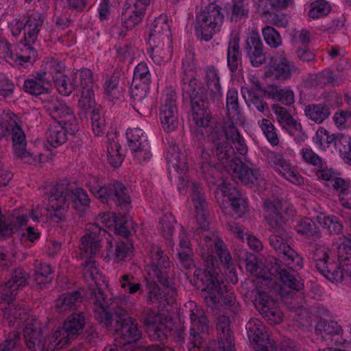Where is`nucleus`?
Wrapping results in <instances>:
<instances>
[{"instance_id": "obj_1", "label": "nucleus", "mask_w": 351, "mask_h": 351, "mask_svg": "<svg viewBox=\"0 0 351 351\" xmlns=\"http://www.w3.org/2000/svg\"><path fill=\"white\" fill-rule=\"evenodd\" d=\"M263 209L266 213L268 229L272 232L269 241L274 250L282 254L285 263L292 268L298 267L303 263L302 257L287 243L288 233L286 230V215L293 214V209L285 202L278 198L267 199Z\"/></svg>"}, {"instance_id": "obj_2", "label": "nucleus", "mask_w": 351, "mask_h": 351, "mask_svg": "<svg viewBox=\"0 0 351 351\" xmlns=\"http://www.w3.org/2000/svg\"><path fill=\"white\" fill-rule=\"evenodd\" d=\"M90 298L94 305V317L103 326L108 327L111 325L112 313L117 317L115 332L123 339L125 344L135 342L141 338V333L137 324L134 319L126 315L122 304L119 306L118 298L112 301L111 298H107L101 287L92 291Z\"/></svg>"}, {"instance_id": "obj_3", "label": "nucleus", "mask_w": 351, "mask_h": 351, "mask_svg": "<svg viewBox=\"0 0 351 351\" xmlns=\"http://www.w3.org/2000/svg\"><path fill=\"white\" fill-rule=\"evenodd\" d=\"M149 252L151 263L147 265L145 276L149 289L147 301L169 303V298L173 299L176 295L175 289L170 286L169 257L158 245H152Z\"/></svg>"}, {"instance_id": "obj_4", "label": "nucleus", "mask_w": 351, "mask_h": 351, "mask_svg": "<svg viewBox=\"0 0 351 351\" xmlns=\"http://www.w3.org/2000/svg\"><path fill=\"white\" fill-rule=\"evenodd\" d=\"M88 232L81 238L80 254L81 257L86 258L83 263V276L88 283L92 296V291L100 287L101 282H104L102 275L93 260L101 249L103 238L107 234L106 230L98 224L90 225Z\"/></svg>"}, {"instance_id": "obj_5", "label": "nucleus", "mask_w": 351, "mask_h": 351, "mask_svg": "<svg viewBox=\"0 0 351 351\" xmlns=\"http://www.w3.org/2000/svg\"><path fill=\"white\" fill-rule=\"evenodd\" d=\"M29 275L23 268L15 269L1 287V300L8 304L1 316L4 325L18 326L27 318L25 310L19 304L11 303L17 292L27 285Z\"/></svg>"}, {"instance_id": "obj_6", "label": "nucleus", "mask_w": 351, "mask_h": 351, "mask_svg": "<svg viewBox=\"0 0 351 351\" xmlns=\"http://www.w3.org/2000/svg\"><path fill=\"white\" fill-rule=\"evenodd\" d=\"M214 254L219 257L221 264L229 271L230 274L234 276L235 269L232 263V258L223 241L215 233L206 234L203 238L202 258L206 266V274L204 282L207 283V289H215L217 280L215 278V265L217 266V261Z\"/></svg>"}, {"instance_id": "obj_7", "label": "nucleus", "mask_w": 351, "mask_h": 351, "mask_svg": "<svg viewBox=\"0 0 351 351\" xmlns=\"http://www.w3.org/2000/svg\"><path fill=\"white\" fill-rule=\"evenodd\" d=\"M71 199L75 210L84 212L90 204V199L85 190L77 188L72 191H63L62 189L53 186L49 197L47 208V218L54 223H59L65 219Z\"/></svg>"}, {"instance_id": "obj_8", "label": "nucleus", "mask_w": 351, "mask_h": 351, "mask_svg": "<svg viewBox=\"0 0 351 351\" xmlns=\"http://www.w3.org/2000/svg\"><path fill=\"white\" fill-rule=\"evenodd\" d=\"M86 186L103 204H114L119 210L125 213L129 211L131 207V198L128 188L122 182L114 180L104 184L97 177L91 176L86 182Z\"/></svg>"}, {"instance_id": "obj_9", "label": "nucleus", "mask_w": 351, "mask_h": 351, "mask_svg": "<svg viewBox=\"0 0 351 351\" xmlns=\"http://www.w3.org/2000/svg\"><path fill=\"white\" fill-rule=\"evenodd\" d=\"M313 260L319 272L332 282L343 280L351 282V260L346 258L343 263L335 261L328 254V250L317 247L313 253Z\"/></svg>"}, {"instance_id": "obj_10", "label": "nucleus", "mask_w": 351, "mask_h": 351, "mask_svg": "<svg viewBox=\"0 0 351 351\" xmlns=\"http://www.w3.org/2000/svg\"><path fill=\"white\" fill-rule=\"evenodd\" d=\"M186 91L190 98L191 121L197 128L208 127L211 114L208 109V99L205 88L193 78L190 80Z\"/></svg>"}, {"instance_id": "obj_11", "label": "nucleus", "mask_w": 351, "mask_h": 351, "mask_svg": "<svg viewBox=\"0 0 351 351\" xmlns=\"http://www.w3.org/2000/svg\"><path fill=\"white\" fill-rule=\"evenodd\" d=\"M223 19L221 8L213 3L210 4L196 16L194 28L197 37L205 41L211 40L213 34L219 31Z\"/></svg>"}, {"instance_id": "obj_12", "label": "nucleus", "mask_w": 351, "mask_h": 351, "mask_svg": "<svg viewBox=\"0 0 351 351\" xmlns=\"http://www.w3.org/2000/svg\"><path fill=\"white\" fill-rule=\"evenodd\" d=\"M267 267L270 271L271 278H279L283 285L291 290L300 291L303 289L304 284L299 277L297 270L302 267V263L298 267L292 268L290 265L281 262L274 256H269Z\"/></svg>"}, {"instance_id": "obj_13", "label": "nucleus", "mask_w": 351, "mask_h": 351, "mask_svg": "<svg viewBox=\"0 0 351 351\" xmlns=\"http://www.w3.org/2000/svg\"><path fill=\"white\" fill-rule=\"evenodd\" d=\"M299 73V68L293 62L289 61L285 51H281L271 58L265 75L267 77L284 82Z\"/></svg>"}, {"instance_id": "obj_14", "label": "nucleus", "mask_w": 351, "mask_h": 351, "mask_svg": "<svg viewBox=\"0 0 351 351\" xmlns=\"http://www.w3.org/2000/svg\"><path fill=\"white\" fill-rule=\"evenodd\" d=\"M45 108L54 119L53 123L64 125L71 130V134H74L78 130L73 111L64 101L53 99L45 104Z\"/></svg>"}, {"instance_id": "obj_15", "label": "nucleus", "mask_w": 351, "mask_h": 351, "mask_svg": "<svg viewBox=\"0 0 351 351\" xmlns=\"http://www.w3.org/2000/svg\"><path fill=\"white\" fill-rule=\"evenodd\" d=\"M186 307L189 308L191 319L189 339L194 348H199L202 344V337L200 335L208 332V321L204 310L196 303L190 301L186 305Z\"/></svg>"}, {"instance_id": "obj_16", "label": "nucleus", "mask_w": 351, "mask_h": 351, "mask_svg": "<svg viewBox=\"0 0 351 351\" xmlns=\"http://www.w3.org/2000/svg\"><path fill=\"white\" fill-rule=\"evenodd\" d=\"M176 95L169 90L163 95L159 110V117L162 128L167 132L173 131L178 126V115Z\"/></svg>"}, {"instance_id": "obj_17", "label": "nucleus", "mask_w": 351, "mask_h": 351, "mask_svg": "<svg viewBox=\"0 0 351 351\" xmlns=\"http://www.w3.org/2000/svg\"><path fill=\"white\" fill-rule=\"evenodd\" d=\"M234 255L237 257L239 262L245 265L247 271L254 275L256 278L263 279L267 284H269V282L271 281L270 271L267 267L269 257L265 259L264 263H258L256 256L249 253L243 247L235 249Z\"/></svg>"}, {"instance_id": "obj_18", "label": "nucleus", "mask_w": 351, "mask_h": 351, "mask_svg": "<svg viewBox=\"0 0 351 351\" xmlns=\"http://www.w3.org/2000/svg\"><path fill=\"white\" fill-rule=\"evenodd\" d=\"M268 164L287 180L295 184L303 183V178L299 175L297 170L291 165L282 154L274 152L267 154Z\"/></svg>"}, {"instance_id": "obj_19", "label": "nucleus", "mask_w": 351, "mask_h": 351, "mask_svg": "<svg viewBox=\"0 0 351 351\" xmlns=\"http://www.w3.org/2000/svg\"><path fill=\"white\" fill-rule=\"evenodd\" d=\"M191 201L195 210V217L199 228L206 230L209 226L208 220L207 202L203 189L195 182H192L190 185Z\"/></svg>"}, {"instance_id": "obj_20", "label": "nucleus", "mask_w": 351, "mask_h": 351, "mask_svg": "<svg viewBox=\"0 0 351 351\" xmlns=\"http://www.w3.org/2000/svg\"><path fill=\"white\" fill-rule=\"evenodd\" d=\"M143 324L147 333L154 341H162L167 338L171 332L170 328L167 326L161 315L155 313L150 309L146 311Z\"/></svg>"}, {"instance_id": "obj_21", "label": "nucleus", "mask_w": 351, "mask_h": 351, "mask_svg": "<svg viewBox=\"0 0 351 351\" xmlns=\"http://www.w3.org/2000/svg\"><path fill=\"white\" fill-rule=\"evenodd\" d=\"M255 306L260 314L270 324H280L282 320V313L276 302L267 293H261L256 298Z\"/></svg>"}, {"instance_id": "obj_22", "label": "nucleus", "mask_w": 351, "mask_h": 351, "mask_svg": "<svg viewBox=\"0 0 351 351\" xmlns=\"http://www.w3.org/2000/svg\"><path fill=\"white\" fill-rule=\"evenodd\" d=\"M11 136L14 154L24 162L35 165L40 162L42 155H34L27 151L26 136L22 128H15V130L8 133Z\"/></svg>"}, {"instance_id": "obj_23", "label": "nucleus", "mask_w": 351, "mask_h": 351, "mask_svg": "<svg viewBox=\"0 0 351 351\" xmlns=\"http://www.w3.org/2000/svg\"><path fill=\"white\" fill-rule=\"evenodd\" d=\"M230 318L226 315L217 317V330L219 341L208 351H234V339L230 329Z\"/></svg>"}, {"instance_id": "obj_24", "label": "nucleus", "mask_w": 351, "mask_h": 351, "mask_svg": "<svg viewBox=\"0 0 351 351\" xmlns=\"http://www.w3.org/2000/svg\"><path fill=\"white\" fill-rule=\"evenodd\" d=\"M125 213L123 212V215L119 213V215L116 213H102L99 215V219L97 220H101L108 226L113 224L116 232L127 239L134 231V226L132 220Z\"/></svg>"}, {"instance_id": "obj_25", "label": "nucleus", "mask_w": 351, "mask_h": 351, "mask_svg": "<svg viewBox=\"0 0 351 351\" xmlns=\"http://www.w3.org/2000/svg\"><path fill=\"white\" fill-rule=\"evenodd\" d=\"M245 49L252 66H258L265 62L263 45L256 31L253 30L250 33L245 41Z\"/></svg>"}, {"instance_id": "obj_26", "label": "nucleus", "mask_w": 351, "mask_h": 351, "mask_svg": "<svg viewBox=\"0 0 351 351\" xmlns=\"http://www.w3.org/2000/svg\"><path fill=\"white\" fill-rule=\"evenodd\" d=\"M170 36L168 17L166 15H160L152 23L148 43H171Z\"/></svg>"}, {"instance_id": "obj_27", "label": "nucleus", "mask_w": 351, "mask_h": 351, "mask_svg": "<svg viewBox=\"0 0 351 351\" xmlns=\"http://www.w3.org/2000/svg\"><path fill=\"white\" fill-rule=\"evenodd\" d=\"M146 8L141 7L135 3H126L121 14L122 26L126 29H132L139 24L144 16Z\"/></svg>"}, {"instance_id": "obj_28", "label": "nucleus", "mask_w": 351, "mask_h": 351, "mask_svg": "<svg viewBox=\"0 0 351 351\" xmlns=\"http://www.w3.org/2000/svg\"><path fill=\"white\" fill-rule=\"evenodd\" d=\"M218 267L215 265V278L217 280V286L215 289L210 290L207 289V283L204 282V279L206 276H207L206 272V266L205 265V269L202 271L201 269H196L194 272V276L196 278L197 280H199L202 285H204V287L202 288V293L204 296V300L206 303V304L210 307H213L216 305L218 298L217 297V293H219V290L221 289V282H222V276L219 274L218 272Z\"/></svg>"}, {"instance_id": "obj_29", "label": "nucleus", "mask_w": 351, "mask_h": 351, "mask_svg": "<svg viewBox=\"0 0 351 351\" xmlns=\"http://www.w3.org/2000/svg\"><path fill=\"white\" fill-rule=\"evenodd\" d=\"M234 121H237L228 119V120L224 123L223 132L225 136H222L225 138V141L234 145L236 150L240 155L245 156L247 153L248 148L245 139L239 132Z\"/></svg>"}, {"instance_id": "obj_30", "label": "nucleus", "mask_w": 351, "mask_h": 351, "mask_svg": "<svg viewBox=\"0 0 351 351\" xmlns=\"http://www.w3.org/2000/svg\"><path fill=\"white\" fill-rule=\"evenodd\" d=\"M233 176L238 179L245 185L252 186L258 184L261 180V174L258 169L248 167L241 160L234 162L232 166Z\"/></svg>"}, {"instance_id": "obj_31", "label": "nucleus", "mask_w": 351, "mask_h": 351, "mask_svg": "<svg viewBox=\"0 0 351 351\" xmlns=\"http://www.w3.org/2000/svg\"><path fill=\"white\" fill-rule=\"evenodd\" d=\"M226 115L228 119L237 120L241 124L245 121V117L239 101V93L234 88L229 89L226 94Z\"/></svg>"}, {"instance_id": "obj_32", "label": "nucleus", "mask_w": 351, "mask_h": 351, "mask_svg": "<svg viewBox=\"0 0 351 351\" xmlns=\"http://www.w3.org/2000/svg\"><path fill=\"white\" fill-rule=\"evenodd\" d=\"M227 64L232 73H235L242 67V54L240 49L239 38L232 36L228 42L227 49Z\"/></svg>"}, {"instance_id": "obj_33", "label": "nucleus", "mask_w": 351, "mask_h": 351, "mask_svg": "<svg viewBox=\"0 0 351 351\" xmlns=\"http://www.w3.org/2000/svg\"><path fill=\"white\" fill-rule=\"evenodd\" d=\"M204 80L210 98L213 101H219L221 98L223 93L218 71L213 66H209L204 69Z\"/></svg>"}, {"instance_id": "obj_34", "label": "nucleus", "mask_w": 351, "mask_h": 351, "mask_svg": "<svg viewBox=\"0 0 351 351\" xmlns=\"http://www.w3.org/2000/svg\"><path fill=\"white\" fill-rule=\"evenodd\" d=\"M45 16L39 12H34L29 15L24 25V34L25 40L34 43L43 27Z\"/></svg>"}, {"instance_id": "obj_35", "label": "nucleus", "mask_w": 351, "mask_h": 351, "mask_svg": "<svg viewBox=\"0 0 351 351\" xmlns=\"http://www.w3.org/2000/svg\"><path fill=\"white\" fill-rule=\"evenodd\" d=\"M85 326V317L83 313H75L64 321L61 328L62 334L66 335L71 341L82 332Z\"/></svg>"}, {"instance_id": "obj_36", "label": "nucleus", "mask_w": 351, "mask_h": 351, "mask_svg": "<svg viewBox=\"0 0 351 351\" xmlns=\"http://www.w3.org/2000/svg\"><path fill=\"white\" fill-rule=\"evenodd\" d=\"M132 248V243L128 239L114 242L108 240L106 257L119 263L125 258Z\"/></svg>"}, {"instance_id": "obj_37", "label": "nucleus", "mask_w": 351, "mask_h": 351, "mask_svg": "<svg viewBox=\"0 0 351 351\" xmlns=\"http://www.w3.org/2000/svg\"><path fill=\"white\" fill-rule=\"evenodd\" d=\"M179 250L178 255L181 265L186 269L194 267L193 251L186 230L182 228L179 234Z\"/></svg>"}, {"instance_id": "obj_38", "label": "nucleus", "mask_w": 351, "mask_h": 351, "mask_svg": "<svg viewBox=\"0 0 351 351\" xmlns=\"http://www.w3.org/2000/svg\"><path fill=\"white\" fill-rule=\"evenodd\" d=\"M149 48L147 53L152 61L156 64H162L171 60L172 47L171 43H148Z\"/></svg>"}, {"instance_id": "obj_39", "label": "nucleus", "mask_w": 351, "mask_h": 351, "mask_svg": "<svg viewBox=\"0 0 351 351\" xmlns=\"http://www.w3.org/2000/svg\"><path fill=\"white\" fill-rule=\"evenodd\" d=\"M24 339L27 348L31 351H43L45 343L39 327L27 324L23 331Z\"/></svg>"}, {"instance_id": "obj_40", "label": "nucleus", "mask_w": 351, "mask_h": 351, "mask_svg": "<svg viewBox=\"0 0 351 351\" xmlns=\"http://www.w3.org/2000/svg\"><path fill=\"white\" fill-rule=\"evenodd\" d=\"M71 130L59 123H51L46 132V139L53 147H57L66 141L67 133Z\"/></svg>"}, {"instance_id": "obj_41", "label": "nucleus", "mask_w": 351, "mask_h": 351, "mask_svg": "<svg viewBox=\"0 0 351 351\" xmlns=\"http://www.w3.org/2000/svg\"><path fill=\"white\" fill-rule=\"evenodd\" d=\"M261 89V84L258 80L254 82V87H242L241 93L248 106H254L260 112H264L268 109L267 104L264 102L257 94V90Z\"/></svg>"}, {"instance_id": "obj_42", "label": "nucleus", "mask_w": 351, "mask_h": 351, "mask_svg": "<svg viewBox=\"0 0 351 351\" xmlns=\"http://www.w3.org/2000/svg\"><path fill=\"white\" fill-rule=\"evenodd\" d=\"M167 162L169 169H173L178 173H186L188 170L186 159L183 154H181L177 145H170L167 154Z\"/></svg>"}, {"instance_id": "obj_43", "label": "nucleus", "mask_w": 351, "mask_h": 351, "mask_svg": "<svg viewBox=\"0 0 351 351\" xmlns=\"http://www.w3.org/2000/svg\"><path fill=\"white\" fill-rule=\"evenodd\" d=\"M341 326L337 322L329 319L319 320L315 326V332L319 335L323 340H333V337L340 335Z\"/></svg>"}, {"instance_id": "obj_44", "label": "nucleus", "mask_w": 351, "mask_h": 351, "mask_svg": "<svg viewBox=\"0 0 351 351\" xmlns=\"http://www.w3.org/2000/svg\"><path fill=\"white\" fill-rule=\"evenodd\" d=\"M82 298L80 291L64 293L56 300V309L59 313L71 310L82 302Z\"/></svg>"}, {"instance_id": "obj_45", "label": "nucleus", "mask_w": 351, "mask_h": 351, "mask_svg": "<svg viewBox=\"0 0 351 351\" xmlns=\"http://www.w3.org/2000/svg\"><path fill=\"white\" fill-rule=\"evenodd\" d=\"M199 171L203 178L210 182L215 184L217 180L221 178V173L210 161V154L204 149L201 154Z\"/></svg>"}, {"instance_id": "obj_46", "label": "nucleus", "mask_w": 351, "mask_h": 351, "mask_svg": "<svg viewBox=\"0 0 351 351\" xmlns=\"http://www.w3.org/2000/svg\"><path fill=\"white\" fill-rule=\"evenodd\" d=\"M247 336L250 341H264L268 339L265 326L257 319H250L246 325Z\"/></svg>"}, {"instance_id": "obj_47", "label": "nucleus", "mask_w": 351, "mask_h": 351, "mask_svg": "<svg viewBox=\"0 0 351 351\" xmlns=\"http://www.w3.org/2000/svg\"><path fill=\"white\" fill-rule=\"evenodd\" d=\"M213 143L216 155L221 162L225 163L228 160L233 159L234 149L230 142L225 141L223 136L213 140Z\"/></svg>"}, {"instance_id": "obj_48", "label": "nucleus", "mask_w": 351, "mask_h": 351, "mask_svg": "<svg viewBox=\"0 0 351 351\" xmlns=\"http://www.w3.org/2000/svg\"><path fill=\"white\" fill-rule=\"evenodd\" d=\"M71 77L74 80L76 88L83 90H92L93 88V73L88 69H83L73 71Z\"/></svg>"}, {"instance_id": "obj_49", "label": "nucleus", "mask_w": 351, "mask_h": 351, "mask_svg": "<svg viewBox=\"0 0 351 351\" xmlns=\"http://www.w3.org/2000/svg\"><path fill=\"white\" fill-rule=\"evenodd\" d=\"M329 108L322 104H309L304 108V114L311 121L321 123L330 115Z\"/></svg>"}, {"instance_id": "obj_50", "label": "nucleus", "mask_w": 351, "mask_h": 351, "mask_svg": "<svg viewBox=\"0 0 351 351\" xmlns=\"http://www.w3.org/2000/svg\"><path fill=\"white\" fill-rule=\"evenodd\" d=\"M16 119L17 117L13 112H8L2 114L0 121V140L15 130V128H21Z\"/></svg>"}, {"instance_id": "obj_51", "label": "nucleus", "mask_w": 351, "mask_h": 351, "mask_svg": "<svg viewBox=\"0 0 351 351\" xmlns=\"http://www.w3.org/2000/svg\"><path fill=\"white\" fill-rule=\"evenodd\" d=\"M296 230L302 235L313 237V239H318L321 237L319 228L310 218L306 217L298 221Z\"/></svg>"}, {"instance_id": "obj_52", "label": "nucleus", "mask_w": 351, "mask_h": 351, "mask_svg": "<svg viewBox=\"0 0 351 351\" xmlns=\"http://www.w3.org/2000/svg\"><path fill=\"white\" fill-rule=\"evenodd\" d=\"M340 138L341 136L335 137L334 134H330L329 132L324 128H320L317 130L315 136L313 137V142L320 149H326L333 143L336 146H338L340 144L338 140Z\"/></svg>"}, {"instance_id": "obj_53", "label": "nucleus", "mask_w": 351, "mask_h": 351, "mask_svg": "<svg viewBox=\"0 0 351 351\" xmlns=\"http://www.w3.org/2000/svg\"><path fill=\"white\" fill-rule=\"evenodd\" d=\"M53 278V270L48 264H39L34 274V280L40 288L50 284Z\"/></svg>"}, {"instance_id": "obj_54", "label": "nucleus", "mask_w": 351, "mask_h": 351, "mask_svg": "<svg viewBox=\"0 0 351 351\" xmlns=\"http://www.w3.org/2000/svg\"><path fill=\"white\" fill-rule=\"evenodd\" d=\"M119 83V77L114 75L110 77L106 80L104 88L106 95L109 100L119 99L122 96L123 89Z\"/></svg>"}, {"instance_id": "obj_55", "label": "nucleus", "mask_w": 351, "mask_h": 351, "mask_svg": "<svg viewBox=\"0 0 351 351\" xmlns=\"http://www.w3.org/2000/svg\"><path fill=\"white\" fill-rule=\"evenodd\" d=\"M317 221L322 227L326 229L330 234H339L342 231L343 226L336 216L318 217Z\"/></svg>"}, {"instance_id": "obj_56", "label": "nucleus", "mask_w": 351, "mask_h": 351, "mask_svg": "<svg viewBox=\"0 0 351 351\" xmlns=\"http://www.w3.org/2000/svg\"><path fill=\"white\" fill-rule=\"evenodd\" d=\"M128 146L130 149L137 148V146L148 143V138L142 129L138 128H130L126 132Z\"/></svg>"}, {"instance_id": "obj_57", "label": "nucleus", "mask_w": 351, "mask_h": 351, "mask_svg": "<svg viewBox=\"0 0 351 351\" xmlns=\"http://www.w3.org/2000/svg\"><path fill=\"white\" fill-rule=\"evenodd\" d=\"M175 219L171 213L164 215L160 221V230L164 238L167 241V244L171 247L174 245L171 239V236L174 230Z\"/></svg>"}, {"instance_id": "obj_58", "label": "nucleus", "mask_w": 351, "mask_h": 351, "mask_svg": "<svg viewBox=\"0 0 351 351\" xmlns=\"http://www.w3.org/2000/svg\"><path fill=\"white\" fill-rule=\"evenodd\" d=\"M250 10V2L243 0H232L231 19L239 21L247 17Z\"/></svg>"}, {"instance_id": "obj_59", "label": "nucleus", "mask_w": 351, "mask_h": 351, "mask_svg": "<svg viewBox=\"0 0 351 351\" xmlns=\"http://www.w3.org/2000/svg\"><path fill=\"white\" fill-rule=\"evenodd\" d=\"M290 135L295 137L298 142H304L307 136L303 130L302 124L298 122L293 117H291L287 122L281 126Z\"/></svg>"}, {"instance_id": "obj_60", "label": "nucleus", "mask_w": 351, "mask_h": 351, "mask_svg": "<svg viewBox=\"0 0 351 351\" xmlns=\"http://www.w3.org/2000/svg\"><path fill=\"white\" fill-rule=\"evenodd\" d=\"M45 69L47 71L50 79L52 78L53 82L60 79L65 75L64 64L57 60L50 59L45 63Z\"/></svg>"}, {"instance_id": "obj_61", "label": "nucleus", "mask_w": 351, "mask_h": 351, "mask_svg": "<svg viewBox=\"0 0 351 351\" xmlns=\"http://www.w3.org/2000/svg\"><path fill=\"white\" fill-rule=\"evenodd\" d=\"M121 146L117 142L108 138V144L107 145V156L109 163L114 167H118L123 162V157L119 152Z\"/></svg>"}, {"instance_id": "obj_62", "label": "nucleus", "mask_w": 351, "mask_h": 351, "mask_svg": "<svg viewBox=\"0 0 351 351\" xmlns=\"http://www.w3.org/2000/svg\"><path fill=\"white\" fill-rule=\"evenodd\" d=\"M258 125L271 145H277L279 143V139L274 125L267 119L259 121Z\"/></svg>"}, {"instance_id": "obj_63", "label": "nucleus", "mask_w": 351, "mask_h": 351, "mask_svg": "<svg viewBox=\"0 0 351 351\" xmlns=\"http://www.w3.org/2000/svg\"><path fill=\"white\" fill-rule=\"evenodd\" d=\"M335 81L332 72L329 69H325L318 73H316L310 79L312 86L323 88L332 84Z\"/></svg>"}, {"instance_id": "obj_64", "label": "nucleus", "mask_w": 351, "mask_h": 351, "mask_svg": "<svg viewBox=\"0 0 351 351\" xmlns=\"http://www.w3.org/2000/svg\"><path fill=\"white\" fill-rule=\"evenodd\" d=\"M262 33L266 43L271 48H277L282 45V40L280 33L273 27L266 26Z\"/></svg>"}]
</instances>
